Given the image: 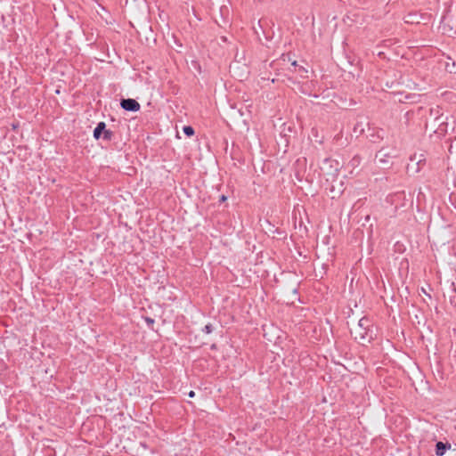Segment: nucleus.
Segmentation results:
<instances>
[{
  "instance_id": "obj_8",
  "label": "nucleus",
  "mask_w": 456,
  "mask_h": 456,
  "mask_svg": "<svg viewBox=\"0 0 456 456\" xmlns=\"http://www.w3.org/2000/svg\"><path fill=\"white\" fill-rule=\"evenodd\" d=\"M300 92L304 94L313 95L315 98H318L321 94H317V91H320L322 87H299Z\"/></svg>"
},
{
  "instance_id": "obj_17",
  "label": "nucleus",
  "mask_w": 456,
  "mask_h": 456,
  "mask_svg": "<svg viewBox=\"0 0 456 456\" xmlns=\"http://www.w3.org/2000/svg\"><path fill=\"white\" fill-rule=\"evenodd\" d=\"M298 72L300 73L301 76H303V74L308 73V71L305 68H303V67H300L298 69Z\"/></svg>"
},
{
  "instance_id": "obj_12",
  "label": "nucleus",
  "mask_w": 456,
  "mask_h": 456,
  "mask_svg": "<svg viewBox=\"0 0 456 456\" xmlns=\"http://www.w3.org/2000/svg\"><path fill=\"white\" fill-rule=\"evenodd\" d=\"M214 330V327L211 323H208L207 325H205V327L202 329V331L206 334H210L212 333Z\"/></svg>"
},
{
  "instance_id": "obj_13",
  "label": "nucleus",
  "mask_w": 456,
  "mask_h": 456,
  "mask_svg": "<svg viewBox=\"0 0 456 456\" xmlns=\"http://www.w3.org/2000/svg\"><path fill=\"white\" fill-rule=\"evenodd\" d=\"M411 160L413 161V160H416L417 161V164L418 165H420L422 162L425 161V159H422V155L419 156V158H417V155L414 154L411 158Z\"/></svg>"
},
{
  "instance_id": "obj_3",
  "label": "nucleus",
  "mask_w": 456,
  "mask_h": 456,
  "mask_svg": "<svg viewBox=\"0 0 456 456\" xmlns=\"http://www.w3.org/2000/svg\"><path fill=\"white\" fill-rule=\"evenodd\" d=\"M419 98L420 94H419L405 93L402 91L393 93L394 101L401 103H415L419 101Z\"/></svg>"
},
{
  "instance_id": "obj_19",
  "label": "nucleus",
  "mask_w": 456,
  "mask_h": 456,
  "mask_svg": "<svg viewBox=\"0 0 456 456\" xmlns=\"http://www.w3.org/2000/svg\"><path fill=\"white\" fill-rule=\"evenodd\" d=\"M226 200H227L226 196L222 195V196L220 197L219 201H220V202H224V201H225Z\"/></svg>"
},
{
  "instance_id": "obj_11",
  "label": "nucleus",
  "mask_w": 456,
  "mask_h": 456,
  "mask_svg": "<svg viewBox=\"0 0 456 456\" xmlns=\"http://www.w3.org/2000/svg\"><path fill=\"white\" fill-rule=\"evenodd\" d=\"M445 69L446 71H448L449 73H456V64L455 62H452V64H450L449 62H447L445 64Z\"/></svg>"
},
{
  "instance_id": "obj_6",
  "label": "nucleus",
  "mask_w": 456,
  "mask_h": 456,
  "mask_svg": "<svg viewBox=\"0 0 456 456\" xmlns=\"http://www.w3.org/2000/svg\"><path fill=\"white\" fill-rule=\"evenodd\" d=\"M106 129V124L103 121L99 122L94 129L93 136L95 140L102 138V135Z\"/></svg>"
},
{
  "instance_id": "obj_2",
  "label": "nucleus",
  "mask_w": 456,
  "mask_h": 456,
  "mask_svg": "<svg viewBox=\"0 0 456 456\" xmlns=\"http://www.w3.org/2000/svg\"><path fill=\"white\" fill-rule=\"evenodd\" d=\"M395 157L396 154L394 149L388 151L383 147L376 153L375 160L381 168L385 169L391 165V159Z\"/></svg>"
},
{
  "instance_id": "obj_22",
  "label": "nucleus",
  "mask_w": 456,
  "mask_h": 456,
  "mask_svg": "<svg viewBox=\"0 0 456 456\" xmlns=\"http://www.w3.org/2000/svg\"><path fill=\"white\" fill-rule=\"evenodd\" d=\"M211 349H212V350H216V344H213V345L211 346Z\"/></svg>"
},
{
  "instance_id": "obj_20",
  "label": "nucleus",
  "mask_w": 456,
  "mask_h": 456,
  "mask_svg": "<svg viewBox=\"0 0 456 456\" xmlns=\"http://www.w3.org/2000/svg\"><path fill=\"white\" fill-rule=\"evenodd\" d=\"M191 64L193 67L197 68L199 66L198 62L197 61H191Z\"/></svg>"
},
{
  "instance_id": "obj_4",
  "label": "nucleus",
  "mask_w": 456,
  "mask_h": 456,
  "mask_svg": "<svg viewBox=\"0 0 456 456\" xmlns=\"http://www.w3.org/2000/svg\"><path fill=\"white\" fill-rule=\"evenodd\" d=\"M367 137L372 143H379L384 139L385 132L382 128L370 127L368 124Z\"/></svg>"
},
{
  "instance_id": "obj_5",
  "label": "nucleus",
  "mask_w": 456,
  "mask_h": 456,
  "mask_svg": "<svg viewBox=\"0 0 456 456\" xmlns=\"http://www.w3.org/2000/svg\"><path fill=\"white\" fill-rule=\"evenodd\" d=\"M120 106L123 110L131 112L139 111L141 108L139 102L132 98L121 99Z\"/></svg>"
},
{
  "instance_id": "obj_14",
  "label": "nucleus",
  "mask_w": 456,
  "mask_h": 456,
  "mask_svg": "<svg viewBox=\"0 0 456 456\" xmlns=\"http://www.w3.org/2000/svg\"><path fill=\"white\" fill-rule=\"evenodd\" d=\"M144 321L149 327H151L154 323V319H152L151 317H149V316L144 317Z\"/></svg>"
},
{
  "instance_id": "obj_7",
  "label": "nucleus",
  "mask_w": 456,
  "mask_h": 456,
  "mask_svg": "<svg viewBox=\"0 0 456 456\" xmlns=\"http://www.w3.org/2000/svg\"><path fill=\"white\" fill-rule=\"evenodd\" d=\"M450 448L451 444L449 443L437 442L436 444V454L437 456H443Z\"/></svg>"
},
{
  "instance_id": "obj_10",
  "label": "nucleus",
  "mask_w": 456,
  "mask_h": 456,
  "mask_svg": "<svg viewBox=\"0 0 456 456\" xmlns=\"http://www.w3.org/2000/svg\"><path fill=\"white\" fill-rule=\"evenodd\" d=\"M183 132L188 137L192 136L195 133L194 128L191 126H184L183 128Z\"/></svg>"
},
{
  "instance_id": "obj_24",
  "label": "nucleus",
  "mask_w": 456,
  "mask_h": 456,
  "mask_svg": "<svg viewBox=\"0 0 456 456\" xmlns=\"http://www.w3.org/2000/svg\"><path fill=\"white\" fill-rule=\"evenodd\" d=\"M291 65L296 67V66H297V61H294L291 63Z\"/></svg>"
},
{
  "instance_id": "obj_25",
  "label": "nucleus",
  "mask_w": 456,
  "mask_h": 456,
  "mask_svg": "<svg viewBox=\"0 0 456 456\" xmlns=\"http://www.w3.org/2000/svg\"><path fill=\"white\" fill-rule=\"evenodd\" d=\"M328 89H329V87H326V89H323L322 94H323Z\"/></svg>"
},
{
  "instance_id": "obj_18",
  "label": "nucleus",
  "mask_w": 456,
  "mask_h": 456,
  "mask_svg": "<svg viewBox=\"0 0 456 456\" xmlns=\"http://www.w3.org/2000/svg\"><path fill=\"white\" fill-rule=\"evenodd\" d=\"M188 396H189V397H191V398L194 397V396H195V392H194V391H192V390H191V391H190V392L188 393Z\"/></svg>"
},
{
  "instance_id": "obj_16",
  "label": "nucleus",
  "mask_w": 456,
  "mask_h": 456,
  "mask_svg": "<svg viewBox=\"0 0 456 456\" xmlns=\"http://www.w3.org/2000/svg\"><path fill=\"white\" fill-rule=\"evenodd\" d=\"M358 129H360V132H363V128L362 127V124L357 123L354 128V132H356Z\"/></svg>"
},
{
  "instance_id": "obj_1",
  "label": "nucleus",
  "mask_w": 456,
  "mask_h": 456,
  "mask_svg": "<svg viewBox=\"0 0 456 456\" xmlns=\"http://www.w3.org/2000/svg\"><path fill=\"white\" fill-rule=\"evenodd\" d=\"M354 334L355 339H359L362 344L373 339V330L369 318L362 317L359 320L358 325L354 329Z\"/></svg>"
},
{
  "instance_id": "obj_9",
  "label": "nucleus",
  "mask_w": 456,
  "mask_h": 456,
  "mask_svg": "<svg viewBox=\"0 0 456 456\" xmlns=\"http://www.w3.org/2000/svg\"><path fill=\"white\" fill-rule=\"evenodd\" d=\"M114 137V133L110 130V129H105L102 135V138L104 140V141H107V142H110L113 139Z\"/></svg>"
},
{
  "instance_id": "obj_21",
  "label": "nucleus",
  "mask_w": 456,
  "mask_h": 456,
  "mask_svg": "<svg viewBox=\"0 0 456 456\" xmlns=\"http://www.w3.org/2000/svg\"><path fill=\"white\" fill-rule=\"evenodd\" d=\"M61 93L60 88L56 87L54 90V94H59Z\"/></svg>"
},
{
  "instance_id": "obj_23",
  "label": "nucleus",
  "mask_w": 456,
  "mask_h": 456,
  "mask_svg": "<svg viewBox=\"0 0 456 456\" xmlns=\"http://www.w3.org/2000/svg\"><path fill=\"white\" fill-rule=\"evenodd\" d=\"M272 82H273V83L279 82V79H278V78H273V79H272Z\"/></svg>"
},
{
  "instance_id": "obj_15",
  "label": "nucleus",
  "mask_w": 456,
  "mask_h": 456,
  "mask_svg": "<svg viewBox=\"0 0 456 456\" xmlns=\"http://www.w3.org/2000/svg\"><path fill=\"white\" fill-rule=\"evenodd\" d=\"M359 163H360V157L359 156L354 157L352 159L353 166L358 165Z\"/></svg>"
}]
</instances>
